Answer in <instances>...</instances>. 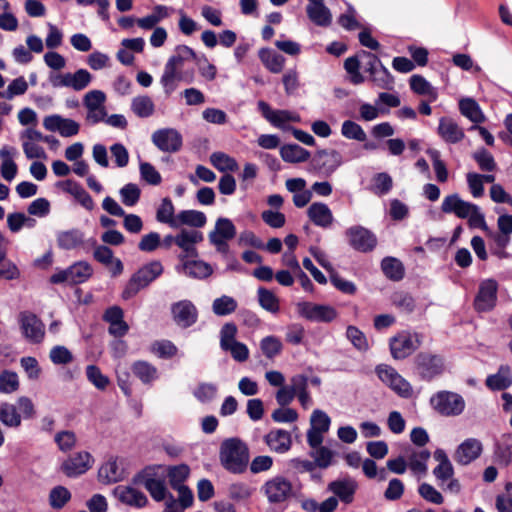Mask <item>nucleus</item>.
Returning a JSON list of instances; mask_svg holds the SVG:
<instances>
[{
  "instance_id": "24",
  "label": "nucleus",
  "mask_w": 512,
  "mask_h": 512,
  "mask_svg": "<svg viewBox=\"0 0 512 512\" xmlns=\"http://www.w3.org/2000/svg\"><path fill=\"white\" fill-rule=\"evenodd\" d=\"M433 457L438 462V465L433 469L432 473L438 486L444 487L448 479L454 476V467L443 449H436L433 453Z\"/></svg>"
},
{
  "instance_id": "4",
  "label": "nucleus",
  "mask_w": 512,
  "mask_h": 512,
  "mask_svg": "<svg viewBox=\"0 0 512 512\" xmlns=\"http://www.w3.org/2000/svg\"><path fill=\"white\" fill-rule=\"evenodd\" d=\"M300 488L282 475L268 479L261 487V492L266 496L267 501L272 505H278L296 498Z\"/></svg>"
},
{
  "instance_id": "57",
  "label": "nucleus",
  "mask_w": 512,
  "mask_h": 512,
  "mask_svg": "<svg viewBox=\"0 0 512 512\" xmlns=\"http://www.w3.org/2000/svg\"><path fill=\"white\" fill-rule=\"evenodd\" d=\"M393 305L404 313H412L415 309V300L414 298L407 292H396L392 296Z\"/></svg>"
},
{
  "instance_id": "31",
  "label": "nucleus",
  "mask_w": 512,
  "mask_h": 512,
  "mask_svg": "<svg viewBox=\"0 0 512 512\" xmlns=\"http://www.w3.org/2000/svg\"><path fill=\"white\" fill-rule=\"evenodd\" d=\"M381 270L386 278L394 282L402 280L405 276L403 263L392 256H387L382 259Z\"/></svg>"
},
{
  "instance_id": "37",
  "label": "nucleus",
  "mask_w": 512,
  "mask_h": 512,
  "mask_svg": "<svg viewBox=\"0 0 512 512\" xmlns=\"http://www.w3.org/2000/svg\"><path fill=\"white\" fill-rule=\"evenodd\" d=\"M280 155L285 162H305L310 157V152L298 144H285L280 148Z\"/></svg>"
},
{
  "instance_id": "61",
  "label": "nucleus",
  "mask_w": 512,
  "mask_h": 512,
  "mask_svg": "<svg viewBox=\"0 0 512 512\" xmlns=\"http://www.w3.org/2000/svg\"><path fill=\"white\" fill-rule=\"evenodd\" d=\"M152 352L159 358L170 359L177 354L178 348L170 340H161L153 343Z\"/></svg>"
},
{
  "instance_id": "47",
  "label": "nucleus",
  "mask_w": 512,
  "mask_h": 512,
  "mask_svg": "<svg viewBox=\"0 0 512 512\" xmlns=\"http://www.w3.org/2000/svg\"><path fill=\"white\" fill-rule=\"evenodd\" d=\"M210 161L212 165L219 171H231L234 172L238 169V163L229 155L223 152H214L210 156Z\"/></svg>"
},
{
  "instance_id": "22",
  "label": "nucleus",
  "mask_w": 512,
  "mask_h": 512,
  "mask_svg": "<svg viewBox=\"0 0 512 512\" xmlns=\"http://www.w3.org/2000/svg\"><path fill=\"white\" fill-rule=\"evenodd\" d=\"M437 133L447 144H457L465 137L463 128L451 117H441L439 119Z\"/></svg>"
},
{
  "instance_id": "44",
  "label": "nucleus",
  "mask_w": 512,
  "mask_h": 512,
  "mask_svg": "<svg viewBox=\"0 0 512 512\" xmlns=\"http://www.w3.org/2000/svg\"><path fill=\"white\" fill-rule=\"evenodd\" d=\"M238 307L237 301L228 295H222L214 299L212 303V311L217 316H227L236 311Z\"/></svg>"
},
{
  "instance_id": "48",
  "label": "nucleus",
  "mask_w": 512,
  "mask_h": 512,
  "mask_svg": "<svg viewBox=\"0 0 512 512\" xmlns=\"http://www.w3.org/2000/svg\"><path fill=\"white\" fill-rule=\"evenodd\" d=\"M83 242V235L78 230L63 231L58 234V246L65 250L74 249Z\"/></svg>"
},
{
  "instance_id": "34",
  "label": "nucleus",
  "mask_w": 512,
  "mask_h": 512,
  "mask_svg": "<svg viewBox=\"0 0 512 512\" xmlns=\"http://www.w3.org/2000/svg\"><path fill=\"white\" fill-rule=\"evenodd\" d=\"M459 111L463 116L475 123L474 125L485 121V115L480 105L473 98L461 99L459 101Z\"/></svg>"
},
{
  "instance_id": "13",
  "label": "nucleus",
  "mask_w": 512,
  "mask_h": 512,
  "mask_svg": "<svg viewBox=\"0 0 512 512\" xmlns=\"http://www.w3.org/2000/svg\"><path fill=\"white\" fill-rule=\"evenodd\" d=\"M20 327L26 340L31 343H41L45 336V327L41 319L34 313L24 311L19 315Z\"/></svg>"
},
{
  "instance_id": "12",
  "label": "nucleus",
  "mask_w": 512,
  "mask_h": 512,
  "mask_svg": "<svg viewBox=\"0 0 512 512\" xmlns=\"http://www.w3.org/2000/svg\"><path fill=\"white\" fill-rule=\"evenodd\" d=\"M498 283L494 279L482 280L474 299V308L478 312H489L497 303Z\"/></svg>"
},
{
  "instance_id": "53",
  "label": "nucleus",
  "mask_w": 512,
  "mask_h": 512,
  "mask_svg": "<svg viewBox=\"0 0 512 512\" xmlns=\"http://www.w3.org/2000/svg\"><path fill=\"white\" fill-rule=\"evenodd\" d=\"M0 421L8 427H18L21 424V415L13 404L3 403L0 406Z\"/></svg>"
},
{
  "instance_id": "54",
  "label": "nucleus",
  "mask_w": 512,
  "mask_h": 512,
  "mask_svg": "<svg viewBox=\"0 0 512 512\" xmlns=\"http://www.w3.org/2000/svg\"><path fill=\"white\" fill-rule=\"evenodd\" d=\"M218 392V387L214 383H200L193 391L194 397L201 403H209L213 401Z\"/></svg>"
},
{
  "instance_id": "2",
  "label": "nucleus",
  "mask_w": 512,
  "mask_h": 512,
  "mask_svg": "<svg viewBox=\"0 0 512 512\" xmlns=\"http://www.w3.org/2000/svg\"><path fill=\"white\" fill-rule=\"evenodd\" d=\"M219 458L224 469L233 474H242L249 463V449L239 438H229L221 443Z\"/></svg>"
},
{
  "instance_id": "7",
  "label": "nucleus",
  "mask_w": 512,
  "mask_h": 512,
  "mask_svg": "<svg viewBox=\"0 0 512 512\" xmlns=\"http://www.w3.org/2000/svg\"><path fill=\"white\" fill-rule=\"evenodd\" d=\"M237 326L232 323H225L220 330V348L230 353L236 362H245L249 358V349L246 344L236 340Z\"/></svg>"
},
{
  "instance_id": "5",
  "label": "nucleus",
  "mask_w": 512,
  "mask_h": 512,
  "mask_svg": "<svg viewBox=\"0 0 512 512\" xmlns=\"http://www.w3.org/2000/svg\"><path fill=\"white\" fill-rule=\"evenodd\" d=\"M414 365L418 377L427 382L440 377L446 369L445 358L428 351L419 352L414 358Z\"/></svg>"
},
{
  "instance_id": "32",
  "label": "nucleus",
  "mask_w": 512,
  "mask_h": 512,
  "mask_svg": "<svg viewBox=\"0 0 512 512\" xmlns=\"http://www.w3.org/2000/svg\"><path fill=\"white\" fill-rule=\"evenodd\" d=\"M124 469L120 468L116 459H110L103 464L98 471V479L101 483L110 484L123 478Z\"/></svg>"
},
{
  "instance_id": "43",
  "label": "nucleus",
  "mask_w": 512,
  "mask_h": 512,
  "mask_svg": "<svg viewBox=\"0 0 512 512\" xmlns=\"http://www.w3.org/2000/svg\"><path fill=\"white\" fill-rule=\"evenodd\" d=\"M132 369L135 376L138 377L144 384H149L158 378L157 368L148 362H135Z\"/></svg>"
},
{
  "instance_id": "17",
  "label": "nucleus",
  "mask_w": 512,
  "mask_h": 512,
  "mask_svg": "<svg viewBox=\"0 0 512 512\" xmlns=\"http://www.w3.org/2000/svg\"><path fill=\"white\" fill-rule=\"evenodd\" d=\"M151 139L162 152L175 153L182 147V136L173 128L158 129L152 134Z\"/></svg>"
},
{
  "instance_id": "9",
  "label": "nucleus",
  "mask_w": 512,
  "mask_h": 512,
  "mask_svg": "<svg viewBox=\"0 0 512 512\" xmlns=\"http://www.w3.org/2000/svg\"><path fill=\"white\" fill-rule=\"evenodd\" d=\"M345 236L350 247L361 253H368L377 245L376 235L361 225H354L346 229Z\"/></svg>"
},
{
  "instance_id": "36",
  "label": "nucleus",
  "mask_w": 512,
  "mask_h": 512,
  "mask_svg": "<svg viewBox=\"0 0 512 512\" xmlns=\"http://www.w3.org/2000/svg\"><path fill=\"white\" fill-rule=\"evenodd\" d=\"M183 273L189 277L203 279L213 272L212 267L202 260H186L182 263Z\"/></svg>"
},
{
  "instance_id": "41",
  "label": "nucleus",
  "mask_w": 512,
  "mask_h": 512,
  "mask_svg": "<svg viewBox=\"0 0 512 512\" xmlns=\"http://www.w3.org/2000/svg\"><path fill=\"white\" fill-rule=\"evenodd\" d=\"M259 58L270 72L279 73L282 71L285 59L276 51L263 48L259 51Z\"/></svg>"
},
{
  "instance_id": "3",
  "label": "nucleus",
  "mask_w": 512,
  "mask_h": 512,
  "mask_svg": "<svg viewBox=\"0 0 512 512\" xmlns=\"http://www.w3.org/2000/svg\"><path fill=\"white\" fill-rule=\"evenodd\" d=\"M133 482L142 485L156 502L164 501L169 494L164 465L146 466L134 476Z\"/></svg>"
},
{
  "instance_id": "52",
  "label": "nucleus",
  "mask_w": 512,
  "mask_h": 512,
  "mask_svg": "<svg viewBox=\"0 0 512 512\" xmlns=\"http://www.w3.org/2000/svg\"><path fill=\"white\" fill-rule=\"evenodd\" d=\"M361 57L359 53L349 57L344 61V68L350 76V82L354 85L362 84L365 81L364 76L360 73Z\"/></svg>"
},
{
  "instance_id": "62",
  "label": "nucleus",
  "mask_w": 512,
  "mask_h": 512,
  "mask_svg": "<svg viewBox=\"0 0 512 512\" xmlns=\"http://www.w3.org/2000/svg\"><path fill=\"white\" fill-rule=\"evenodd\" d=\"M419 495L427 502L440 505L444 502L443 495L431 484L421 483L418 486Z\"/></svg>"
},
{
  "instance_id": "38",
  "label": "nucleus",
  "mask_w": 512,
  "mask_h": 512,
  "mask_svg": "<svg viewBox=\"0 0 512 512\" xmlns=\"http://www.w3.org/2000/svg\"><path fill=\"white\" fill-rule=\"evenodd\" d=\"M431 453L427 449L421 451H414L408 457V467L415 474L419 476L426 475L428 471L427 462Z\"/></svg>"
},
{
  "instance_id": "28",
  "label": "nucleus",
  "mask_w": 512,
  "mask_h": 512,
  "mask_svg": "<svg viewBox=\"0 0 512 512\" xmlns=\"http://www.w3.org/2000/svg\"><path fill=\"white\" fill-rule=\"evenodd\" d=\"M307 215L316 226L322 228H328L334 220L330 208L322 202L312 203L307 210Z\"/></svg>"
},
{
  "instance_id": "51",
  "label": "nucleus",
  "mask_w": 512,
  "mask_h": 512,
  "mask_svg": "<svg viewBox=\"0 0 512 512\" xmlns=\"http://www.w3.org/2000/svg\"><path fill=\"white\" fill-rule=\"evenodd\" d=\"M341 134L346 139L356 140L359 142H365L367 139V135L363 128L352 120H345L342 123Z\"/></svg>"
},
{
  "instance_id": "55",
  "label": "nucleus",
  "mask_w": 512,
  "mask_h": 512,
  "mask_svg": "<svg viewBox=\"0 0 512 512\" xmlns=\"http://www.w3.org/2000/svg\"><path fill=\"white\" fill-rule=\"evenodd\" d=\"M154 107L152 99L148 96L135 97L132 101L133 112L141 118L151 116L154 112Z\"/></svg>"
},
{
  "instance_id": "18",
  "label": "nucleus",
  "mask_w": 512,
  "mask_h": 512,
  "mask_svg": "<svg viewBox=\"0 0 512 512\" xmlns=\"http://www.w3.org/2000/svg\"><path fill=\"white\" fill-rule=\"evenodd\" d=\"M110 346L114 357L118 359V363L115 367L118 385L124 394H128V370L124 359L127 350L126 342L122 338H114Z\"/></svg>"
},
{
  "instance_id": "15",
  "label": "nucleus",
  "mask_w": 512,
  "mask_h": 512,
  "mask_svg": "<svg viewBox=\"0 0 512 512\" xmlns=\"http://www.w3.org/2000/svg\"><path fill=\"white\" fill-rule=\"evenodd\" d=\"M173 321L180 328H189L198 320V310L190 300H180L171 305Z\"/></svg>"
},
{
  "instance_id": "14",
  "label": "nucleus",
  "mask_w": 512,
  "mask_h": 512,
  "mask_svg": "<svg viewBox=\"0 0 512 512\" xmlns=\"http://www.w3.org/2000/svg\"><path fill=\"white\" fill-rule=\"evenodd\" d=\"M342 162V155L334 149L317 151L311 161L313 167L325 176L333 174Z\"/></svg>"
},
{
  "instance_id": "40",
  "label": "nucleus",
  "mask_w": 512,
  "mask_h": 512,
  "mask_svg": "<svg viewBox=\"0 0 512 512\" xmlns=\"http://www.w3.org/2000/svg\"><path fill=\"white\" fill-rule=\"evenodd\" d=\"M156 219L160 223L169 225L171 228L177 229V215L170 198L162 199L156 212Z\"/></svg>"
},
{
  "instance_id": "27",
  "label": "nucleus",
  "mask_w": 512,
  "mask_h": 512,
  "mask_svg": "<svg viewBox=\"0 0 512 512\" xmlns=\"http://www.w3.org/2000/svg\"><path fill=\"white\" fill-rule=\"evenodd\" d=\"M265 443L269 448L277 453H285L290 450L292 445L291 434L283 429L271 430L265 436Z\"/></svg>"
},
{
  "instance_id": "39",
  "label": "nucleus",
  "mask_w": 512,
  "mask_h": 512,
  "mask_svg": "<svg viewBox=\"0 0 512 512\" xmlns=\"http://www.w3.org/2000/svg\"><path fill=\"white\" fill-rule=\"evenodd\" d=\"M206 222V215L198 210H182L177 214V228L183 225L201 228Z\"/></svg>"
},
{
  "instance_id": "45",
  "label": "nucleus",
  "mask_w": 512,
  "mask_h": 512,
  "mask_svg": "<svg viewBox=\"0 0 512 512\" xmlns=\"http://www.w3.org/2000/svg\"><path fill=\"white\" fill-rule=\"evenodd\" d=\"M64 185L65 190L73 195L81 203L82 206L88 210L93 208L94 203L92 198L81 185L72 180H67Z\"/></svg>"
},
{
  "instance_id": "35",
  "label": "nucleus",
  "mask_w": 512,
  "mask_h": 512,
  "mask_svg": "<svg viewBox=\"0 0 512 512\" xmlns=\"http://www.w3.org/2000/svg\"><path fill=\"white\" fill-rule=\"evenodd\" d=\"M356 14L355 8L348 5L346 12L338 17L337 22L343 29L348 31L359 30L360 32H371V27L359 22L356 19Z\"/></svg>"
},
{
  "instance_id": "29",
  "label": "nucleus",
  "mask_w": 512,
  "mask_h": 512,
  "mask_svg": "<svg viewBox=\"0 0 512 512\" xmlns=\"http://www.w3.org/2000/svg\"><path fill=\"white\" fill-rule=\"evenodd\" d=\"M309 19L317 26L328 27L332 22L330 10L325 6L324 0H317L307 6Z\"/></svg>"
},
{
  "instance_id": "11",
  "label": "nucleus",
  "mask_w": 512,
  "mask_h": 512,
  "mask_svg": "<svg viewBox=\"0 0 512 512\" xmlns=\"http://www.w3.org/2000/svg\"><path fill=\"white\" fill-rule=\"evenodd\" d=\"M93 273L92 267L87 262H77L65 270L53 274L50 278L51 283H69L77 284L86 281Z\"/></svg>"
},
{
  "instance_id": "64",
  "label": "nucleus",
  "mask_w": 512,
  "mask_h": 512,
  "mask_svg": "<svg viewBox=\"0 0 512 512\" xmlns=\"http://www.w3.org/2000/svg\"><path fill=\"white\" fill-rule=\"evenodd\" d=\"M71 498L69 490L63 486L53 488L49 495L50 505L53 508H62Z\"/></svg>"
},
{
  "instance_id": "8",
  "label": "nucleus",
  "mask_w": 512,
  "mask_h": 512,
  "mask_svg": "<svg viewBox=\"0 0 512 512\" xmlns=\"http://www.w3.org/2000/svg\"><path fill=\"white\" fill-rule=\"evenodd\" d=\"M422 344V337L418 333L402 331L392 337L389 342L391 355L394 359L402 360L410 356Z\"/></svg>"
},
{
  "instance_id": "56",
  "label": "nucleus",
  "mask_w": 512,
  "mask_h": 512,
  "mask_svg": "<svg viewBox=\"0 0 512 512\" xmlns=\"http://www.w3.org/2000/svg\"><path fill=\"white\" fill-rule=\"evenodd\" d=\"M473 159L478 164L481 171L493 172L496 170V162L492 154L485 148H480L473 153Z\"/></svg>"
},
{
  "instance_id": "10",
  "label": "nucleus",
  "mask_w": 512,
  "mask_h": 512,
  "mask_svg": "<svg viewBox=\"0 0 512 512\" xmlns=\"http://www.w3.org/2000/svg\"><path fill=\"white\" fill-rule=\"evenodd\" d=\"M296 307L299 316L313 322L329 323L337 317L336 309L330 305L302 301Z\"/></svg>"
},
{
  "instance_id": "49",
  "label": "nucleus",
  "mask_w": 512,
  "mask_h": 512,
  "mask_svg": "<svg viewBox=\"0 0 512 512\" xmlns=\"http://www.w3.org/2000/svg\"><path fill=\"white\" fill-rule=\"evenodd\" d=\"M260 349L266 358L272 360L281 353L283 344L276 336L269 335L260 341Z\"/></svg>"
},
{
  "instance_id": "19",
  "label": "nucleus",
  "mask_w": 512,
  "mask_h": 512,
  "mask_svg": "<svg viewBox=\"0 0 512 512\" xmlns=\"http://www.w3.org/2000/svg\"><path fill=\"white\" fill-rule=\"evenodd\" d=\"M92 463L93 458L90 453L86 451L78 452L62 463L61 470L68 477H76L89 470Z\"/></svg>"
},
{
  "instance_id": "26",
  "label": "nucleus",
  "mask_w": 512,
  "mask_h": 512,
  "mask_svg": "<svg viewBox=\"0 0 512 512\" xmlns=\"http://www.w3.org/2000/svg\"><path fill=\"white\" fill-rule=\"evenodd\" d=\"M236 236V227L228 218L217 219L215 229L209 233V240L213 245H223L224 241L233 239Z\"/></svg>"
},
{
  "instance_id": "6",
  "label": "nucleus",
  "mask_w": 512,
  "mask_h": 512,
  "mask_svg": "<svg viewBox=\"0 0 512 512\" xmlns=\"http://www.w3.org/2000/svg\"><path fill=\"white\" fill-rule=\"evenodd\" d=\"M430 405L438 414L450 417L462 414L466 403L460 394L442 390L431 396Z\"/></svg>"
},
{
  "instance_id": "21",
  "label": "nucleus",
  "mask_w": 512,
  "mask_h": 512,
  "mask_svg": "<svg viewBox=\"0 0 512 512\" xmlns=\"http://www.w3.org/2000/svg\"><path fill=\"white\" fill-rule=\"evenodd\" d=\"M92 76L85 69H79L75 73H66L63 75H57L53 78L52 84L53 86H65L71 87L76 91L83 90L86 88L91 82Z\"/></svg>"
},
{
  "instance_id": "59",
  "label": "nucleus",
  "mask_w": 512,
  "mask_h": 512,
  "mask_svg": "<svg viewBox=\"0 0 512 512\" xmlns=\"http://www.w3.org/2000/svg\"><path fill=\"white\" fill-rule=\"evenodd\" d=\"M346 337L351 344L359 351H366L369 348L365 334L356 326L349 325L346 329Z\"/></svg>"
},
{
  "instance_id": "23",
  "label": "nucleus",
  "mask_w": 512,
  "mask_h": 512,
  "mask_svg": "<svg viewBox=\"0 0 512 512\" xmlns=\"http://www.w3.org/2000/svg\"><path fill=\"white\" fill-rule=\"evenodd\" d=\"M482 443L476 438L464 440L456 449L454 459L461 465H468L482 453Z\"/></svg>"
},
{
  "instance_id": "58",
  "label": "nucleus",
  "mask_w": 512,
  "mask_h": 512,
  "mask_svg": "<svg viewBox=\"0 0 512 512\" xmlns=\"http://www.w3.org/2000/svg\"><path fill=\"white\" fill-rule=\"evenodd\" d=\"M427 154L432 161L437 180L441 183L446 182L448 179V170L445 163L441 160L440 151L436 149H428Z\"/></svg>"
},
{
  "instance_id": "25",
  "label": "nucleus",
  "mask_w": 512,
  "mask_h": 512,
  "mask_svg": "<svg viewBox=\"0 0 512 512\" xmlns=\"http://www.w3.org/2000/svg\"><path fill=\"white\" fill-rule=\"evenodd\" d=\"M357 482L351 477L334 480L328 484V491L332 492L345 504H350L357 490Z\"/></svg>"
},
{
  "instance_id": "46",
  "label": "nucleus",
  "mask_w": 512,
  "mask_h": 512,
  "mask_svg": "<svg viewBox=\"0 0 512 512\" xmlns=\"http://www.w3.org/2000/svg\"><path fill=\"white\" fill-rule=\"evenodd\" d=\"M369 76L370 80L375 86L385 90L393 89L394 78L384 65H381L371 74H369Z\"/></svg>"
},
{
  "instance_id": "30",
  "label": "nucleus",
  "mask_w": 512,
  "mask_h": 512,
  "mask_svg": "<svg viewBox=\"0 0 512 512\" xmlns=\"http://www.w3.org/2000/svg\"><path fill=\"white\" fill-rule=\"evenodd\" d=\"M166 479L168 478L169 484L172 489H180L186 486L184 482L190 475V467L187 464H178L172 466H165Z\"/></svg>"
},
{
  "instance_id": "16",
  "label": "nucleus",
  "mask_w": 512,
  "mask_h": 512,
  "mask_svg": "<svg viewBox=\"0 0 512 512\" xmlns=\"http://www.w3.org/2000/svg\"><path fill=\"white\" fill-rule=\"evenodd\" d=\"M163 272V266L159 261H153L144 265L130 278V295L148 286Z\"/></svg>"
},
{
  "instance_id": "60",
  "label": "nucleus",
  "mask_w": 512,
  "mask_h": 512,
  "mask_svg": "<svg viewBox=\"0 0 512 512\" xmlns=\"http://www.w3.org/2000/svg\"><path fill=\"white\" fill-rule=\"evenodd\" d=\"M310 455L314 459L315 468L326 469L332 464L334 453L329 448L320 446L313 449Z\"/></svg>"
},
{
  "instance_id": "42",
  "label": "nucleus",
  "mask_w": 512,
  "mask_h": 512,
  "mask_svg": "<svg viewBox=\"0 0 512 512\" xmlns=\"http://www.w3.org/2000/svg\"><path fill=\"white\" fill-rule=\"evenodd\" d=\"M411 90L422 96H429L431 101L437 99L438 93L436 89L423 76L415 74L409 79Z\"/></svg>"
},
{
  "instance_id": "50",
  "label": "nucleus",
  "mask_w": 512,
  "mask_h": 512,
  "mask_svg": "<svg viewBox=\"0 0 512 512\" xmlns=\"http://www.w3.org/2000/svg\"><path fill=\"white\" fill-rule=\"evenodd\" d=\"M257 294L259 305L263 309L274 314L279 312V300L273 292L264 287H260Z\"/></svg>"
},
{
  "instance_id": "63",
  "label": "nucleus",
  "mask_w": 512,
  "mask_h": 512,
  "mask_svg": "<svg viewBox=\"0 0 512 512\" xmlns=\"http://www.w3.org/2000/svg\"><path fill=\"white\" fill-rule=\"evenodd\" d=\"M374 193L382 196L390 192L393 186V180L388 173L381 172L374 176Z\"/></svg>"
},
{
  "instance_id": "1",
  "label": "nucleus",
  "mask_w": 512,
  "mask_h": 512,
  "mask_svg": "<svg viewBox=\"0 0 512 512\" xmlns=\"http://www.w3.org/2000/svg\"><path fill=\"white\" fill-rule=\"evenodd\" d=\"M195 58L194 51L187 46H178L165 64L160 83L167 96L178 87L179 82L190 83L192 75L188 73L189 65Z\"/></svg>"
},
{
  "instance_id": "33",
  "label": "nucleus",
  "mask_w": 512,
  "mask_h": 512,
  "mask_svg": "<svg viewBox=\"0 0 512 512\" xmlns=\"http://www.w3.org/2000/svg\"><path fill=\"white\" fill-rule=\"evenodd\" d=\"M512 384V374L509 366H500L497 373L489 375L486 379V385L491 390H504Z\"/></svg>"
},
{
  "instance_id": "20",
  "label": "nucleus",
  "mask_w": 512,
  "mask_h": 512,
  "mask_svg": "<svg viewBox=\"0 0 512 512\" xmlns=\"http://www.w3.org/2000/svg\"><path fill=\"white\" fill-rule=\"evenodd\" d=\"M203 240V234L197 230L182 229L176 235V245L182 250L180 259L183 261L188 257H196L198 255L195 244Z\"/></svg>"
}]
</instances>
